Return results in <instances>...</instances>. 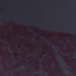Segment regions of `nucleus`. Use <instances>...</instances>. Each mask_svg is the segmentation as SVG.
I'll use <instances>...</instances> for the list:
<instances>
[{"label": "nucleus", "mask_w": 76, "mask_h": 76, "mask_svg": "<svg viewBox=\"0 0 76 76\" xmlns=\"http://www.w3.org/2000/svg\"><path fill=\"white\" fill-rule=\"evenodd\" d=\"M6 48H8L9 49V50L10 51H9V52L10 53H11L12 55V57H13V59L14 60H15L16 61H17V62H18L19 61H18V60H17V59H16L15 58V56H14V55L13 54V53H12V48H11L10 47H9L8 46H6Z\"/></svg>", "instance_id": "nucleus-1"}, {"label": "nucleus", "mask_w": 76, "mask_h": 76, "mask_svg": "<svg viewBox=\"0 0 76 76\" xmlns=\"http://www.w3.org/2000/svg\"><path fill=\"white\" fill-rule=\"evenodd\" d=\"M30 30H31V31H30V32H31V33H32L33 34H34V35H35L36 36H37V35H38L37 34L35 33H34V30H33V29H32V28H31V27L29 28V29H28V31H30Z\"/></svg>", "instance_id": "nucleus-2"}, {"label": "nucleus", "mask_w": 76, "mask_h": 76, "mask_svg": "<svg viewBox=\"0 0 76 76\" xmlns=\"http://www.w3.org/2000/svg\"><path fill=\"white\" fill-rule=\"evenodd\" d=\"M59 42H61V43H62V44H64V46L65 47V48H64L65 50H67V47H66V45L64 44V42H63V41H62V40H60L59 41Z\"/></svg>", "instance_id": "nucleus-3"}, {"label": "nucleus", "mask_w": 76, "mask_h": 76, "mask_svg": "<svg viewBox=\"0 0 76 76\" xmlns=\"http://www.w3.org/2000/svg\"><path fill=\"white\" fill-rule=\"evenodd\" d=\"M68 39L69 40L67 41V42H68V43H69L72 46V47H71V48H72L74 49H75V47H74V46H73V44H72V42H70V41H69V39Z\"/></svg>", "instance_id": "nucleus-4"}, {"label": "nucleus", "mask_w": 76, "mask_h": 76, "mask_svg": "<svg viewBox=\"0 0 76 76\" xmlns=\"http://www.w3.org/2000/svg\"><path fill=\"white\" fill-rule=\"evenodd\" d=\"M18 45V44H16V48H18V53H23V52H21V51H20V48H19Z\"/></svg>", "instance_id": "nucleus-5"}, {"label": "nucleus", "mask_w": 76, "mask_h": 76, "mask_svg": "<svg viewBox=\"0 0 76 76\" xmlns=\"http://www.w3.org/2000/svg\"><path fill=\"white\" fill-rule=\"evenodd\" d=\"M20 36L23 39H26V40H28V38H27L26 37H23L22 36V35L20 34Z\"/></svg>", "instance_id": "nucleus-6"}, {"label": "nucleus", "mask_w": 76, "mask_h": 76, "mask_svg": "<svg viewBox=\"0 0 76 76\" xmlns=\"http://www.w3.org/2000/svg\"><path fill=\"white\" fill-rule=\"evenodd\" d=\"M41 39H47V38H45V37H44V36H40L39 37Z\"/></svg>", "instance_id": "nucleus-7"}, {"label": "nucleus", "mask_w": 76, "mask_h": 76, "mask_svg": "<svg viewBox=\"0 0 76 76\" xmlns=\"http://www.w3.org/2000/svg\"><path fill=\"white\" fill-rule=\"evenodd\" d=\"M38 74H40V73H39V72L38 71L33 73V75H38Z\"/></svg>", "instance_id": "nucleus-8"}, {"label": "nucleus", "mask_w": 76, "mask_h": 76, "mask_svg": "<svg viewBox=\"0 0 76 76\" xmlns=\"http://www.w3.org/2000/svg\"><path fill=\"white\" fill-rule=\"evenodd\" d=\"M21 47H22V48H23V49H24V50H27L28 49V48H25L24 47V45H21Z\"/></svg>", "instance_id": "nucleus-9"}, {"label": "nucleus", "mask_w": 76, "mask_h": 76, "mask_svg": "<svg viewBox=\"0 0 76 76\" xmlns=\"http://www.w3.org/2000/svg\"><path fill=\"white\" fill-rule=\"evenodd\" d=\"M52 66H53V67L52 66V67L53 68V69H55V66H54V62H52Z\"/></svg>", "instance_id": "nucleus-10"}, {"label": "nucleus", "mask_w": 76, "mask_h": 76, "mask_svg": "<svg viewBox=\"0 0 76 76\" xmlns=\"http://www.w3.org/2000/svg\"><path fill=\"white\" fill-rule=\"evenodd\" d=\"M32 55V54H30L28 55L27 56H26L25 58H26V57H31V56Z\"/></svg>", "instance_id": "nucleus-11"}, {"label": "nucleus", "mask_w": 76, "mask_h": 76, "mask_svg": "<svg viewBox=\"0 0 76 76\" xmlns=\"http://www.w3.org/2000/svg\"><path fill=\"white\" fill-rule=\"evenodd\" d=\"M36 38H37L36 37H33V39L32 40V41L35 42V40H34V39H35V40H36Z\"/></svg>", "instance_id": "nucleus-12"}, {"label": "nucleus", "mask_w": 76, "mask_h": 76, "mask_svg": "<svg viewBox=\"0 0 76 76\" xmlns=\"http://www.w3.org/2000/svg\"><path fill=\"white\" fill-rule=\"evenodd\" d=\"M17 57L18 58H19V59H20V60L22 59V58H21V57L20 55H18L17 56Z\"/></svg>", "instance_id": "nucleus-13"}, {"label": "nucleus", "mask_w": 76, "mask_h": 76, "mask_svg": "<svg viewBox=\"0 0 76 76\" xmlns=\"http://www.w3.org/2000/svg\"><path fill=\"white\" fill-rule=\"evenodd\" d=\"M46 30L48 31H50V32H51V31H52V30H50V29H46Z\"/></svg>", "instance_id": "nucleus-14"}, {"label": "nucleus", "mask_w": 76, "mask_h": 76, "mask_svg": "<svg viewBox=\"0 0 76 76\" xmlns=\"http://www.w3.org/2000/svg\"><path fill=\"white\" fill-rule=\"evenodd\" d=\"M64 54L65 56H69V55L68 54L66 53H64Z\"/></svg>", "instance_id": "nucleus-15"}, {"label": "nucleus", "mask_w": 76, "mask_h": 76, "mask_svg": "<svg viewBox=\"0 0 76 76\" xmlns=\"http://www.w3.org/2000/svg\"><path fill=\"white\" fill-rule=\"evenodd\" d=\"M43 58H44V57H43L41 59H40V61L41 62H42V60H43Z\"/></svg>", "instance_id": "nucleus-16"}, {"label": "nucleus", "mask_w": 76, "mask_h": 76, "mask_svg": "<svg viewBox=\"0 0 76 76\" xmlns=\"http://www.w3.org/2000/svg\"><path fill=\"white\" fill-rule=\"evenodd\" d=\"M20 70V69H14V70H13V71H14V72H15V71H16L17 70Z\"/></svg>", "instance_id": "nucleus-17"}, {"label": "nucleus", "mask_w": 76, "mask_h": 76, "mask_svg": "<svg viewBox=\"0 0 76 76\" xmlns=\"http://www.w3.org/2000/svg\"><path fill=\"white\" fill-rule=\"evenodd\" d=\"M56 54H58L59 55V56H60V54H59V53H58V52H56Z\"/></svg>", "instance_id": "nucleus-18"}, {"label": "nucleus", "mask_w": 76, "mask_h": 76, "mask_svg": "<svg viewBox=\"0 0 76 76\" xmlns=\"http://www.w3.org/2000/svg\"><path fill=\"white\" fill-rule=\"evenodd\" d=\"M68 68L69 69H70V70H72V68L70 66H69Z\"/></svg>", "instance_id": "nucleus-19"}, {"label": "nucleus", "mask_w": 76, "mask_h": 76, "mask_svg": "<svg viewBox=\"0 0 76 76\" xmlns=\"http://www.w3.org/2000/svg\"><path fill=\"white\" fill-rule=\"evenodd\" d=\"M0 41H1V42H5L3 39L1 40Z\"/></svg>", "instance_id": "nucleus-20"}, {"label": "nucleus", "mask_w": 76, "mask_h": 76, "mask_svg": "<svg viewBox=\"0 0 76 76\" xmlns=\"http://www.w3.org/2000/svg\"><path fill=\"white\" fill-rule=\"evenodd\" d=\"M11 25L10 26V28H12V24H10Z\"/></svg>", "instance_id": "nucleus-21"}, {"label": "nucleus", "mask_w": 76, "mask_h": 76, "mask_svg": "<svg viewBox=\"0 0 76 76\" xmlns=\"http://www.w3.org/2000/svg\"><path fill=\"white\" fill-rule=\"evenodd\" d=\"M42 54H43V56H44L45 55L44 54H43L42 53L41 54V55H42ZM46 54H47V55H48V53H47L45 55H46Z\"/></svg>", "instance_id": "nucleus-22"}, {"label": "nucleus", "mask_w": 76, "mask_h": 76, "mask_svg": "<svg viewBox=\"0 0 76 76\" xmlns=\"http://www.w3.org/2000/svg\"><path fill=\"white\" fill-rule=\"evenodd\" d=\"M47 42L48 43V45H50V43L48 41Z\"/></svg>", "instance_id": "nucleus-23"}, {"label": "nucleus", "mask_w": 76, "mask_h": 76, "mask_svg": "<svg viewBox=\"0 0 76 76\" xmlns=\"http://www.w3.org/2000/svg\"><path fill=\"white\" fill-rule=\"evenodd\" d=\"M5 25V23H3V24H0V25Z\"/></svg>", "instance_id": "nucleus-24"}, {"label": "nucleus", "mask_w": 76, "mask_h": 76, "mask_svg": "<svg viewBox=\"0 0 76 76\" xmlns=\"http://www.w3.org/2000/svg\"><path fill=\"white\" fill-rule=\"evenodd\" d=\"M1 47H2L3 48V50H6V49H5L3 47V46L2 45V46H1Z\"/></svg>", "instance_id": "nucleus-25"}, {"label": "nucleus", "mask_w": 76, "mask_h": 76, "mask_svg": "<svg viewBox=\"0 0 76 76\" xmlns=\"http://www.w3.org/2000/svg\"><path fill=\"white\" fill-rule=\"evenodd\" d=\"M39 66H40L41 67L42 66V64H41V63H39Z\"/></svg>", "instance_id": "nucleus-26"}, {"label": "nucleus", "mask_w": 76, "mask_h": 76, "mask_svg": "<svg viewBox=\"0 0 76 76\" xmlns=\"http://www.w3.org/2000/svg\"><path fill=\"white\" fill-rule=\"evenodd\" d=\"M12 40H13L14 41H15V40L16 39L15 38H12Z\"/></svg>", "instance_id": "nucleus-27"}, {"label": "nucleus", "mask_w": 76, "mask_h": 76, "mask_svg": "<svg viewBox=\"0 0 76 76\" xmlns=\"http://www.w3.org/2000/svg\"><path fill=\"white\" fill-rule=\"evenodd\" d=\"M26 61H28V62H29V61H30V60H28L27 59H26Z\"/></svg>", "instance_id": "nucleus-28"}, {"label": "nucleus", "mask_w": 76, "mask_h": 76, "mask_svg": "<svg viewBox=\"0 0 76 76\" xmlns=\"http://www.w3.org/2000/svg\"><path fill=\"white\" fill-rule=\"evenodd\" d=\"M41 72H44V70H43V69H41Z\"/></svg>", "instance_id": "nucleus-29"}, {"label": "nucleus", "mask_w": 76, "mask_h": 76, "mask_svg": "<svg viewBox=\"0 0 76 76\" xmlns=\"http://www.w3.org/2000/svg\"><path fill=\"white\" fill-rule=\"evenodd\" d=\"M60 53H62V54H63V52L61 50H60Z\"/></svg>", "instance_id": "nucleus-30"}, {"label": "nucleus", "mask_w": 76, "mask_h": 76, "mask_svg": "<svg viewBox=\"0 0 76 76\" xmlns=\"http://www.w3.org/2000/svg\"><path fill=\"white\" fill-rule=\"evenodd\" d=\"M31 42L32 43V44H34V42H32V41Z\"/></svg>", "instance_id": "nucleus-31"}, {"label": "nucleus", "mask_w": 76, "mask_h": 76, "mask_svg": "<svg viewBox=\"0 0 76 76\" xmlns=\"http://www.w3.org/2000/svg\"><path fill=\"white\" fill-rule=\"evenodd\" d=\"M52 45H53V46H54V47H56V46H55V45H54V44H52Z\"/></svg>", "instance_id": "nucleus-32"}, {"label": "nucleus", "mask_w": 76, "mask_h": 76, "mask_svg": "<svg viewBox=\"0 0 76 76\" xmlns=\"http://www.w3.org/2000/svg\"><path fill=\"white\" fill-rule=\"evenodd\" d=\"M8 66H10V65L9 64H8Z\"/></svg>", "instance_id": "nucleus-33"}, {"label": "nucleus", "mask_w": 76, "mask_h": 76, "mask_svg": "<svg viewBox=\"0 0 76 76\" xmlns=\"http://www.w3.org/2000/svg\"><path fill=\"white\" fill-rule=\"evenodd\" d=\"M43 51L44 52V53H45V50H43Z\"/></svg>", "instance_id": "nucleus-34"}, {"label": "nucleus", "mask_w": 76, "mask_h": 76, "mask_svg": "<svg viewBox=\"0 0 76 76\" xmlns=\"http://www.w3.org/2000/svg\"><path fill=\"white\" fill-rule=\"evenodd\" d=\"M10 31L11 32H13V31L12 30H10Z\"/></svg>", "instance_id": "nucleus-35"}, {"label": "nucleus", "mask_w": 76, "mask_h": 76, "mask_svg": "<svg viewBox=\"0 0 76 76\" xmlns=\"http://www.w3.org/2000/svg\"><path fill=\"white\" fill-rule=\"evenodd\" d=\"M46 76H48V73H46Z\"/></svg>", "instance_id": "nucleus-36"}, {"label": "nucleus", "mask_w": 76, "mask_h": 76, "mask_svg": "<svg viewBox=\"0 0 76 76\" xmlns=\"http://www.w3.org/2000/svg\"><path fill=\"white\" fill-rule=\"evenodd\" d=\"M64 62V63L66 65V63H65V62H64V61H63Z\"/></svg>", "instance_id": "nucleus-37"}, {"label": "nucleus", "mask_w": 76, "mask_h": 76, "mask_svg": "<svg viewBox=\"0 0 76 76\" xmlns=\"http://www.w3.org/2000/svg\"><path fill=\"white\" fill-rule=\"evenodd\" d=\"M61 31H62V32H64V31H62V30H60V32H61Z\"/></svg>", "instance_id": "nucleus-38"}, {"label": "nucleus", "mask_w": 76, "mask_h": 76, "mask_svg": "<svg viewBox=\"0 0 76 76\" xmlns=\"http://www.w3.org/2000/svg\"><path fill=\"white\" fill-rule=\"evenodd\" d=\"M59 57H61V58L60 59H62V57H61V56H59Z\"/></svg>", "instance_id": "nucleus-39"}, {"label": "nucleus", "mask_w": 76, "mask_h": 76, "mask_svg": "<svg viewBox=\"0 0 76 76\" xmlns=\"http://www.w3.org/2000/svg\"><path fill=\"white\" fill-rule=\"evenodd\" d=\"M22 69H25V67H23Z\"/></svg>", "instance_id": "nucleus-40"}, {"label": "nucleus", "mask_w": 76, "mask_h": 76, "mask_svg": "<svg viewBox=\"0 0 76 76\" xmlns=\"http://www.w3.org/2000/svg\"><path fill=\"white\" fill-rule=\"evenodd\" d=\"M35 57H36V55H35L34 56V57L33 58H34Z\"/></svg>", "instance_id": "nucleus-41"}, {"label": "nucleus", "mask_w": 76, "mask_h": 76, "mask_svg": "<svg viewBox=\"0 0 76 76\" xmlns=\"http://www.w3.org/2000/svg\"><path fill=\"white\" fill-rule=\"evenodd\" d=\"M55 38H57V36H55Z\"/></svg>", "instance_id": "nucleus-42"}, {"label": "nucleus", "mask_w": 76, "mask_h": 76, "mask_svg": "<svg viewBox=\"0 0 76 76\" xmlns=\"http://www.w3.org/2000/svg\"><path fill=\"white\" fill-rule=\"evenodd\" d=\"M69 59H70V60H71L72 59H73V58H69Z\"/></svg>", "instance_id": "nucleus-43"}, {"label": "nucleus", "mask_w": 76, "mask_h": 76, "mask_svg": "<svg viewBox=\"0 0 76 76\" xmlns=\"http://www.w3.org/2000/svg\"><path fill=\"white\" fill-rule=\"evenodd\" d=\"M37 55H39V54L38 53V52H37Z\"/></svg>", "instance_id": "nucleus-44"}, {"label": "nucleus", "mask_w": 76, "mask_h": 76, "mask_svg": "<svg viewBox=\"0 0 76 76\" xmlns=\"http://www.w3.org/2000/svg\"><path fill=\"white\" fill-rule=\"evenodd\" d=\"M52 48H55L54 47H52Z\"/></svg>", "instance_id": "nucleus-45"}, {"label": "nucleus", "mask_w": 76, "mask_h": 76, "mask_svg": "<svg viewBox=\"0 0 76 76\" xmlns=\"http://www.w3.org/2000/svg\"><path fill=\"white\" fill-rule=\"evenodd\" d=\"M7 44H10V43H9V42H8L7 43Z\"/></svg>", "instance_id": "nucleus-46"}, {"label": "nucleus", "mask_w": 76, "mask_h": 76, "mask_svg": "<svg viewBox=\"0 0 76 76\" xmlns=\"http://www.w3.org/2000/svg\"><path fill=\"white\" fill-rule=\"evenodd\" d=\"M0 71H2V69H1Z\"/></svg>", "instance_id": "nucleus-47"}, {"label": "nucleus", "mask_w": 76, "mask_h": 76, "mask_svg": "<svg viewBox=\"0 0 76 76\" xmlns=\"http://www.w3.org/2000/svg\"><path fill=\"white\" fill-rule=\"evenodd\" d=\"M33 68H34V70H35V68H34V66H33Z\"/></svg>", "instance_id": "nucleus-48"}, {"label": "nucleus", "mask_w": 76, "mask_h": 76, "mask_svg": "<svg viewBox=\"0 0 76 76\" xmlns=\"http://www.w3.org/2000/svg\"><path fill=\"white\" fill-rule=\"evenodd\" d=\"M43 75H45V73H43Z\"/></svg>", "instance_id": "nucleus-49"}, {"label": "nucleus", "mask_w": 76, "mask_h": 76, "mask_svg": "<svg viewBox=\"0 0 76 76\" xmlns=\"http://www.w3.org/2000/svg\"><path fill=\"white\" fill-rule=\"evenodd\" d=\"M36 64L37 65V62H36Z\"/></svg>", "instance_id": "nucleus-50"}, {"label": "nucleus", "mask_w": 76, "mask_h": 76, "mask_svg": "<svg viewBox=\"0 0 76 76\" xmlns=\"http://www.w3.org/2000/svg\"><path fill=\"white\" fill-rule=\"evenodd\" d=\"M35 48H36V49H37V47H35Z\"/></svg>", "instance_id": "nucleus-51"}, {"label": "nucleus", "mask_w": 76, "mask_h": 76, "mask_svg": "<svg viewBox=\"0 0 76 76\" xmlns=\"http://www.w3.org/2000/svg\"><path fill=\"white\" fill-rule=\"evenodd\" d=\"M70 51H69V54H70Z\"/></svg>", "instance_id": "nucleus-52"}, {"label": "nucleus", "mask_w": 76, "mask_h": 76, "mask_svg": "<svg viewBox=\"0 0 76 76\" xmlns=\"http://www.w3.org/2000/svg\"><path fill=\"white\" fill-rule=\"evenodd\" d=\"M67 71H68V72H69V71L68 70V69H67Z\"/></svg>", "instance_id": "nucleus-53"}, {"label": "nucleus", "mask_w": 76, "mask_h": 76, "mask_svg": "<svg viewBox=\"0 0 76 76\" xmlns=\"http://www.w3.org/2000/svg\"><path fill=\"white\" fill-rule=\"evenodd\" d=\"M71 72V73H72V72Z\"/></svg>", "instance_id": "nucleus-54"}, {"label": "nucleus", "mask_w": 76, "mask_h": 76, "mask_svg": "<svg viewBox=\"0 0 76 76\" xmlns=\"http://www.w3.org/2000/svg\"><path fill=\"white\" fill-rule=\"evenodd\" d=\"M50 58V56H49V58Z\"/></svg>", "instance_id": "nucleus-55"}, {"label": "nucleus", "mask_w": 76, "mask_h": 76, "mask_svg": "<svg viewBox=\"0 0 76 76\" xmlns=\"http://www.w3.org/2000/svg\"><path fill=\"white\" fill-rule=\"evenodd\" d=\"M4 72H5V73H6V71H4Z\"/></svg>", "instance_id": "nucleus-56"}, {"label": "nucleus", "mask_w": 76, "mask_h": 76, "mask_svg": "<svg viewBox=\"0 0 76 76\" xmlns=\"http://www.w3.org/2000/svg\"><path fill=\"white\" fill-rule=\"evenodd\" d=\"M1 67H2V68H3V67L2 66H1Z\"/></svg>", "instance_id": "nucleus-57"}, {"label": "nucleus", "mask_w": 76, "mask_h": 76, "mask_svg": "<svg viewBox=\"0 0 76 76\" xmlns=\"http://www.w3.org/2000/svg\"><path fill=\"white\" fill-rule=\"evenodd\" d=\"M2 63H4V61H2Z\"/></svg>", "instance_id": "nucleus-58"}, {"label": "nucleus", "mask_w": 76, "mask_h": 76, "mask_svg": "<svg viewBox=\"0 0 76 76\" xmlns=\"http://www.w3.org/2000/svg\"><path fill=\"white\" fill-rule=\"evenodd\" d=\"M39 40H40V39H39L38 40V41H39Z\"/></svg>", "instance_id": "nucleus-59"}, {"label": "nucleus", "mask_w": 76, "mask_h": 76, "mask_svg": "<svg viewBox=\"0 0 76 76\" xmlns=\"http://www.w3.org/2000/svg\"><path fill=\"white\" fill-rule=\"evenodd\" d=\"M40 50H42V49H41Z\"/></svg>", "instance_id": "nucleus-60"}, {"label": "nucleus", "mask_w": 76, "mask_h": 76, "mask_svg": "<svg viewBox=\"0 0 76 76\" xmlns=\"http://www.w3.org/2000/svg\"><path fill=\"white\" fill-rule=\"evenodd\" d=\"M8 75H10V74H8Z\"/></svg>", "instance_id": "nucleus-61"}, {"label": "nucleus", "mask_w": 76, "mask_h": 76, "mask_svg": "<svg viewBox=\"0 0 76 76\" xmlns=\"http://www.w3.org/2000/svg\"><path fill=\"white\" fill-rule=\"evenodd\" d=\"M3 29H5V28H3Z\"/></svg>", "instance_id": "nucleus-62"}, {"label": "nucleus", "mask_w": 76, "mask_h": 76, "mask_svg": "<svg viewBox=\"0 0 76 76\" xmlns=\"http://www.w3.org/2000/svg\"><path fill=\"white\" fill-rule=\"evenodd\" d=\"M1 65H2V64H1Z\"/></svg>", "instance_id": "nucleus-63"}, {"label": "nucleus", "mask_w": 76, "mask_h": 76, "mask_svg": "<svg viewBox=\"0 0 76 76\" xmlns=\"http://www.w3.org/2000/svg\"><path fill=\"white\" fill-rule=\"evenodd\" d=\"M69 76H70V75H69Z\"/></svg>", "instance_id": "nucleus-64"}]
</instances>
